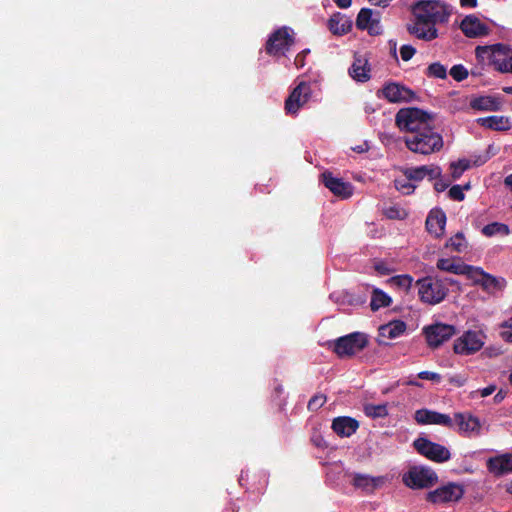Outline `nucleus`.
Returning a JSON list of instances; mask_svg holds the SVG:
<instances>
[{
  "label": "nucleus",
  "instance_id": "nucleus-1",
  "mask_svg": "<svg viewBox=\"0 0 512 512\" xmlns=\"http://www.w3.org/2000/svg\"><path fill=\"white\" fill-rule=\"evenodd\" d=\"M432 119V115L416 107L402 108L397 112L395 123L400 130L409 132L404 142L413 153L430 155L443 148L441 134L430 125Z\"/></svg>",
  "mask_w": 512,
  "mask_h": 512
},
{
  "label": "nucleus",
  "instance_id": "nucleus-2",
  "mask_svg": "<svg viewBox=\"0 0 512 512\" xmlns=\"http://www.w3.org/2000/svg\"><path fill=\"white\" fill-rule=\"evenodd\" d=\"M476 57L479 61L488 63L501 73H512V48L505 44L477 46Z\"/></svg>",
  "mask_w": 512,
  "mask_h": 512
},
{
  "label": "nucleus",
  "instance_id": "nucleus-3",
  "mask_svg": "<svg viewBox=\"0 0 512 512\" xmlns=\"http://www.w3.org/2000/svg\"><path fill=\"white\" fill-rule=\"evenodd\" d=\"M412 13L420 23H429L435 26L436 23L448 21L450 13L447 7L438 0H421L412 6Z\"/></svg>",
  "mask_w": 512,
  "mask_h": 512
},
{
  "label": "nucleus",
  "instance_id": "nucleus-4",
  "mask_svg": "<svg viewBox=\"0 0 512 512\" xmlns=\"http://www.w3.org/2000/svg\"><path fill=\"white\" fill-rule=\"evenodd\" d=\"M418 295L422 302L436 305L442 302L449 291L445 280L436 276H426L416 281Z\"/></svg>",
  "mask_w": 512,
  "mask_h": 512
},
{
  "label": "nucleus",
  "instance_id": "nucleus-5",
  "mask_svg": "<svg viewBox=\"0 0 512 512\" xmlns=\"http://www.w3.org/2000/svg\"><path fill=\"white\" fill-rule=\"evenodd\" d=\"M367 345L368 337L361 332L350 333L330 343L333 352L340 358L351 357L362 351Z\"/></svg>",
  "mask_w": 512,
  "mask_h": 512
},
{
  "label": "nucleus",
  "instance_id": "nucleus-6",
  "mask_svg": "<svg viewBox=\"0 0 512 512\" xmlns=\"http://www.w3.org/2000/svg\"><path fill=\"white\" fill-rule=\"evenodd\" d=\"M438 481L436 472L424 466H411L402 476V482L410 489H427Z\"/></svg>",
  "mask_w": 512,
  "mask_h": 512
},
{
  "label": "nucleus",
  "instance_id": "nucleus-7",
  "mask_svg": "<svg viewBox=\"0 0 512 512\" xmlns=\"http://www.w3.org/2000/svg\"><path fill=\"white\" fill-rule=\"evenodd\" d=\"M294 43L293 30L282 26L270 34L265 44V51L270 56H284Z\"/></svg>",
  "mask_w": 512,
  "mask_h": 512
},
{
  "label": "nucleus",
  "instance_id": "nucleus-8",
  "mask_svg": "<svg viewBox=\"0 0 512 512\" xmlns=\"http://www.w3.org/2000/svg\"><path fill=\"white\" fill-rule=\"evenodd\" d=\"M413 446L419 454L437 463L446 462L451 458L448 448L424 437L414 440Z\"/></svg>",
  "mask_w": 512,
  "mask_h": 512
},
{
  "label": "nucleus",
  "instance_id": "nucleus-9",
  "mask_svg": "<svg viewBox=\"0 0 512 512\" xmlns=\"http://www.w3.org/2000/svg\"><path fill=\"white\" fill-rule=\"evenodd\" d=\"M456 333V328L453 325L444 323H435L423 328L427 345L436 349L443 343L452 338Z\"/></svg>",
  "mask_w": 512,
  "mask_h": 512
},
{
  "label": "nucleus",
  "instance_id": "nucleus-10",
  "mask_svg": "<svg viewBox=\"0 0 512 512\" xmlns=\"http://www.w3.org/2000/svg\"><path fill=\"white\" fill-rule=\"evenodd\" d=\"M311 86L301 81L285 100L284 109L289 115H296L298 111L309 101L311 97Z\"/></svg>",
  "mask_w": 512,
  "mask_h": 512
},
{
  "label": "nucleus",
  "instance_id": "nucleus-11",
  "mask_svg": "<svg viewBox=\"0 0 512 512\" xmlns=\"http://www.w3.org/2000/svg\"><path fill=\"white\" fill-rule=\"evenodd\" d=\"M484 335L478 331H466L454 342V352L461 355H471L479 351L484 345Z\"/></svg>",
  "mask_w": 512,
  "mask_h": 512
},
{
  "label": "nucleus",
  "instance_id": "nucleus-12",
  "mask_svg": "<svg viewBox=\"0 0 512 512\" xmlns=\"http://www.w3.org/2000/svg\"><path fill=\"white\" fill-rule=\"evenodd\" d=\"M462 496V488L459 485L449 483L448 485L437 488L434 491H430L426 496V500L430 503L437 504L457 501Z\"/></svg>",
  "mask_w": 512,
  "mask_h": 512
},
{
  "label": "nucleus",
  "instance_id": "nucleus-13",
  "mask_svg": "<svg viewBox=\"0 0 512 512\" xmlns=\"http://www.w3.org/2000/svg\"><path fill=\"white\" fill-rule=\"evenodd\" d=\"M381 93L391 103L410 102L416 95L410 88L395 82H389L383 86Z\"/></svg>",
  "mask_w": 512,
  "mask_h": 512
},
{
  "label": "nucleus",
  "instance_id": "nucleus-14",
  "mask_svg": "<svg viewBox=\"0 0 512 512\" xmlns=\"http://www.w3.org/2000/svg\"><path fill=\"white\" fill-rule=\"evenodd\" d=\"M454 428H457V432L470 436L471 434L479 435L481 431V422L480 419L476 416H473L471 413L467 412H458L454 414L453 418Z\"/></svg>",
  "mask_w": 512,
  "mask_h": 512
},
{
  "label": "nucleus",
  "instance_id": "nucleus-15",
  "mask_svg": "<svg viewBox=\"0 0 512 512\" xmlns=\"http://www.w3.org/2000/svg\"><path fill=\"white\" fill-rule=\"evenodd\" d=\"M401 172L404 177L414 182H421L423 179L428 178L434 180L442 175V169L435 164L422 165L418 167H406L402 168Z\"/></svg>",
  "mask_w": 512,
  "mask_h": 512
},
{
  "label": "nucleus",
  "instance_id": "nucleus-16",
  "mask_svg": "<svg viewBox=\"0 0 512 512\" xmlns=\"http://www.w3.org/2000/svg\"><path fill=\"white\" fill-rule=\"evenodd\" d=\"M414 418L416 422L421 425L435 424L442 425L450 429L454 428L453 419L449 415L437 411L419 409L415 412Z\"/></svg>",
  "mask_w": 512,
  "mask_h": 512
},
{
  "label": "nucleus",
  "instance_id": "nucleus-17",
  "mask_svg": "<svg viewBox=\"0 0 512 512\" xmlns=\"http://www.w3.org/2000/svg\"><path fill=\"white\" fill-rule=\"evenodd\" d=\"M322 180L326 188H328L335 196L347 199L353 194V186L349 182L343 181L341 178L334 177L329 171L322 173Z\"/></svg>",
  "mask_w": 512,
  "mask_h": 512
},
{
  "label": "nucleus",
  "instance_id": "nucleus-18",
  "mask_svg": "<svg viewBox=\"0 0 512 512\" xmlns=\"http://www.w3.org/2000/svg\"><path fill=\"white\" fill-rule=\"evenodd\" d=\"M460 29L464 35L469 38H477L489 33V27L485 23L481 22L475 15L466 16L461 21Z\"/></svg>",
  "mask_w": 512,
  "mask_h": 512
},
{
  "label": "nucleus",
  "instance_id": "nucleus-19",
  "mask_svg": "<svg viewBox=\"0 0 512 512\" xmlns=\"http://www.w3.org/2000/svg\"><path fill=\"white\" fill-rule=\"evenodd\" d=\"M349 75L357 82L365 83L371 78V67L368 59L360 54L354 55V61L348 70Z\"/></svg>",
  "mask_w": 512,
  "mask_h": 512
},
{
  "label": "nucleus",
  "instance_id": "nucleus-20",
  "mask_svg": "<svg viewBox=\"0 0 512 512\" xmlns=\"http://www.w3.org/2000/svg\"><path fill=\"white\" fill-rule=\"evenodd\" d=\"M426 229L434 237L439 238L444 234L446 225V214L443 210L434 208L426 218Z\"/></svg>",
  "mask_w": 512,
  "mask_h": 512
},
{
  "label": "nucleus",
  "instance_id": "nucleus-21",
  "mask_svg": "<svg viewBox=\"0 0 512 512\" xmlns=\"http://www.w3.org/2000/svg\"><path fill=\"white\" fill-rule=\"evenodd\" d=\"M331 428L340 437H350L359 428V422L349 416H339L333 419Z\"/></svg>",
  "mask_w": 512,
  "mask_h": 512
},
{
  "label": "nucleus",
  "instance_id": "nucleus-22",
  "mask_svg": "<svg viewBox=\"0 0 512 512\" xmlns=\"http://www.w3.org/2000/svg\"><path fill=\"white\" fill-rule=\"evenodd\" d=\"M487 469L495 476L512 473V454H503L490 458L487 461Z\"/></svg>",
  "mask_w": 512,
  "mask_h": 512
},
{
  "label": "nucleus",
  "instance_id": "nucleus-23",
  "mask_svg": "<svg viewBox=\"0 0 512 512\" xmlns=\"http://www.w3.org/2000/svg\"><path fill=\"white\" fill-rule=\"evenodd\" d=\"M407 30L410 34L424 41H431L438 37V31L435 26L429 23H420L416 19L413 24H408Z\"/></svg>",
  "mask_w": 512,
  "mask_h": 512
},
{
  "label": "nucleus",
  "instance_id": "nucleus-24",
  "mask_svg": "<svg viewBox=\"0 0 512 512\" xmlns=\"http://www.w3.org/2000/svg\"><path fill=\"white\" fill-rule=\"evenodd\" d=\"M328 28L334 35H345L352 29V20L341 13L333 14L328 21Z\"/></svg>",
  "mask_w": 512,
  "mask_h": 512
},
{
  "label": "nucleus",
  "instance_id": "nucleus-25",
  "mask_svg": "<svg viewBox=\"0 0 512 512\" xmlns=\"http://www.w3.org/2000/svg\"><path fill=\"white\" fill-rule=\"evenodd\" d=\"M501 102L492 96H478L470 100V107L477 111H499Z\"/></svg>",
  "mask_w": 512,
  "mask_h": 512
},
{
  "label": "nucleus",
  "instance_id": "nucleus-26",
  "mask_svg": "<svg viewBox=\"0 0 512 512\" xmlns=\"http://www.w3.org/2000/svg\"><path fill=\"white\" fill-rule=\"evenodd\" d=\"M407 325L402 320H392L379 327V337L395 339L406 331Z\"/></svg>",
  "mask_w": 512,
  "mask_h": 512
},
{
  "label": "nucleus",
  "instance_id": "nucleus-27",
  "mask_svg": "<svg viewBox=\"0 0 512 512\" xmlns=\"http://www.w3.org/2000/svg\"><path fill=\"white\" fill-rule=\"evenodd\" d=\"M436 267L441 271L455 275H462L467 268L460 258H440L437 260Z\"/></svg>",
  "mask_w": 512,
  "mask_h": 512
},
{
  "label": "nucleus",
  "instance_id": "nucleus-28",
  "mask_svg": "<svg viewBox=\"0 0 512 512\" xmlns=\"http://www.w3.org/2000/svg\"><path fill=\"white\" fill-rule=\"evenodd\" d=\"M477 123L487 129L495 131L508 130L510 128L508 118L504 116H488L477 119Z\"/></svg>",
  "mask_w": 512,
  "mask_h": 512
},
{
  "label": "nucleus",
  "instance_id": "nucleus-29",
  "mask_svg": "<svg viewBox=\"0 0 512 512\" xmlns=\"http://www.w3.org/2000/svg\"><path fill=\"white\" fill-rule=\"evenodd\" d=\"M506 285L504 278H497L489 273H485L483 279H481V287L488 293L502 290Z\"/></svg>",
  "mask_w": 512,
  "mask_h": 512
},
{
  "label": "nucleus",
  "instance_id": "nucleus-30",
  "mask_svg": "<svg viewBox=\"0 0 512 512\" xmlns=\"http://www.w3.org/2000/svg\"><path fill=\"white\" fill-rule=\"evenodd\" d=\"M392 299L384 291L375 288L372 292L370 307L372 311H377L382 307L390 306Z\"/></svg>",
  "mask_w": 512,
  "mask_h": 512
},
{
  "label": "nucleus",
  "instance_id": "nucleus-31",
  "mask_svg": "<svg viewBox=\"0 0 512 512\" xmlns=\"http://www.w3.org/2000/svg\"><path fill=\"white\" fill-rule=\"evenodd\" d=\"M468 247V242L462 232H457L455 235L450 237L446 243L445 248L450 249L452 252L462 253Z\"/></svg>",
  "mask_w": 512,
  "mask_h": 512
},
{
  "label": "nucleus",
  "instance_id": "nucleus-32",
  "mask_svg": "<svg viewBox=\"0 0 512 512\" xmlns=\"http://www.w3.org/2000/svg\"><path fill=\"white\" fill-rule=\"evenodd\" d=\"M353 485L366 491H372L376 486V480L368 475L355 474L353 477Z\"/></svg>",
  "mask_w": 512,
  "mask_h": 512
},
{
  "label": "nucleus",
  "instance_id": "nucleus-33",
  "mask_svg": "<svg viewBox=\"0 0 512 512\" xmlns=\"http://www.w3.org/2000/svg\"><path fill=\"white\" fill-rule=\"evenodd\" d=\"M364 413L366 416L375 418H384L388 415L386 404H366L364 406Z\"/></svg>",
  "mask_w": 512,
  "mask_h": 512
},
{
  "label": "nucleus",
  "instance_id": "nucleus-34",
  "mask_svg": "<svg viewBox=\"0 0 512 512\" xmlns=\"http://www.w3.org/2000/svg\"><path fill=\"white\" fill-rule=\"evenodd\" d=\"M375 18L374 13L369 8H362L356 18V27L359 30H366Z\"/></svg>",
  "mask_w": 512,
  "mask_h": 512
},
{
  "label": "nucleus",
  "instance_id": "nucleus-35",
  "mask_svg": "<svg viewBox=\"0 0 512 512\" xmlns=\"http://www.w3.org/2000/svg\"><path fill=\"white\" fill-rule=\"evenodd\" d=\"M429 78L445 79L447 77V68L440 62L431 63L425 71Z\"/></svg>",
  "mask_w": 512,
  "mask_h": 512
},
{
  "label": "nucleus",
  "instance_id": "nucleus-36",
  "mask_svg": "<svg viewBox=\"0 0 512 512\" xmlns=\"http://www.w3.org/2000/svg\"><path fill=\"white\" fill-rule=\"evenodd\" d=\"M482 233L487 237H491L496 234L507 235L509 233V228L506 224L493 222L485 225L482 229Z\"/></svg>",
  "mask_w": 512,
  "mask_h": 512
},
{
  "label": "nucleus",
  "instance_id": "nucleus-37",
  "mask_svg": "<svg viewBox=\"0 0 512 512\" xmlns=\"http://www.w3.org/2000/svg\"><path fill=\"white\" fill-rule=\"evenodd\" d=\"M466 267L467 268L464 270L465 272L462 273V275H465L468 279H470L473 284L481 285V279H483L486 272L480 267L468 264H466Z\"/></svg>",
  "mask_w": 512,
  "mask_h": 512
},
{
  "label": "nucleus",
  "instance_id": "nucleus-38",
  "mask_svg": "<svg viewBox=\"0 0 512 512\" xmlns=\"http://www.w3.org/2000/svg\"><path fill=\"white\" fill-rule=\"evenodd\" d=\"M394 187L397 191L404 195H411L416 189V185L408 178H396L394 180Z\"/></svg>",
  "mask_w": 512,
  "mask_h": 512
},
{
  "label": "nucleus",
  "instance_id": "nucleus-39",
  "mask_svg": "<svg viewBox=\"0 0 512 512\" xmlns=\"http://www.w3.org/2000/svg\"><path fill=\"white\" fill-rule=\"evenodd\" d=\"M470 168V162L467 159H460L457 162L450 163L451 175L454 180L461 177L464 171Z\"/></svg>",
  "mask_w": 512,
  "mask_h": 512
},
{
  "label": "nucleus",
  "instance_id": "nucleus-40",
  "mask_svg": "<svg viewBox=\"0 0 512 512\" xmlns=\"http://www.w3.org/2000/svg\"><path fill=\"white\" fill-rule=\"evenodd\" d=\"M390 281L397 287L408 290L412 286L413 278L408 274H403V275L393 276L390 279Z\"/></svg>",
  "mask_w": 512,
  "mask_h": 512
},
{
  "label": "nucleus",
  "instance_id": "nucleus-41",
  "mask_svg": "<svg viewBox=\"0 0 512 512\" xmlns=\"http://www.w3.org/2000/svg\"><path fill=\"white\" fill-rule=\"evenodd\" d=\"M449 73L451 77L457 82L465 80L469 75L468 70L462 64H456L452 66Z\"/></svg>",
  "mask_w": 512,
  "mask_h": 512
},
{
  "label": "nucleus",
  "instance_id": "nucleus-42",
  "mask_svg": "<svg viewBox=\"0 0 512 512\" xmlns=\"http://www.w3.org/2000/svg\"><path fill=\"white\" fill-rule=\"evenodd\" d=\"M366 31L371 36H378L383 33L382 26L380 24V13L376 12V16L370 25L367 27Z\"/></svg>",
  "mask_w": 512,
  "mask_h": 512
},
{
  "label": "nucleus",
  "instance_id": "nucleus-43",
  "mask_svg": "<svg viewBox=\"0 0 512 512\" xmlns=\"http://www.w3.org/2000/svg\"><path fill=\"white\" fill-rule=\"evenodd\" d=\"M326 402V396L324 394L314 395L308 402L307 408L309 411H317Z\"/></svg>",
  "mask_w": 512,
  "mask_h": 512
},
{
  "label": "nucleus",
  "instance_id": "nucleus-44",
  "mask_svg": "<svg viewBox=\"0 0 512 512\" xmlns=\"http://www.w3.org/2000/svg\"><path fill=\"white\" fill-rule=\"evenodd\" d=\"M448 196L450 199L455 201H463L465 198L463 188L460 185L452 186L448 191Z\"/></svg>",
  "mask_w": 512,
  "mask_h": 512
},
{
  "label": "nucleus",
  "instance_id": "nucleus-45",
  "mask_svg": "<svg viewBox=\"0 0 512 512\" xmlns=\"http://www.w3.org/2000/svg\"><path fill=\"white\" fill-rule=\"evenodd\" d=\"M374 269L378 274L384 275V276L390 275L394 271V269L392 267H390L389 264L384 261H377L374 264Z\"/></svg>",
  "mask_w": 512,
  "mask_h": 512
},
{
  "label": "nucleus",
  "instance_id": "nucleus-46",
  "mask_svg": "<svg viewBox=\"0 0 512 512\" xmlns=\"http://www.w3.org/2000/svg\"><path fill=\"white\" fill-rule=\"evenodd\" d=\"M416 53V49L411 45H403L400 48V55L403 61H409Z\"/></svg>",
  "mask_w": 512,
  "mask_h": 512
},
{
  "label": "nucleus",
  "instance_id": "nucleus-47",
  "mask_svg": "<svg viewBox=\"0 0 512 512\" xmlns=\"http://www.w3.org/2000/svg\"><path fill=\"white\" fill-rule=\"evenodd\" d=\"M418 377L420 379L430 380L436 383L440 382L442 379L440 374L432 371H421L420 373H418Z\"/></svg>",
  "mask_w": 512,
  "mask_h": 512
},
{
  "label": "nucleus",
  "instance_id": "nucleus-48",
  "mask_svg": "<svg viewBox=\"0 0 512 512\" xmlns=\"http://www.w3.org/2000/svg\"><path fill=\"white\" fill-rule=\"evenodd\" d=\"M310 53V49H304L295 57L294 64L297 68H302L305 65V58Z\"/></svg>",
  "mask_w": 512,
  "mask_h": 512
},
{
  "label": "nucleus",
  "instance_id": "nucleus-49",
  "mask_svg": "<svg viewBox=\"0 0 512 512\" xmlns=\"http://www.w3.org/2000/svg\"><path fill=\"white\" fill-rule=\"evenodd\" d=\"M402 214H405L404 211H400V209H398L397 207H390L386 211V215L390 219H402Z\"/></svg>",
  "mask_w": 512,
  "mask_h": 512
},
{
  "label": "nucleus",
  "instance_id": "nucleus-50",
  "mask_svg": "<svg viewBox=\"0 0 512 512\" xmlns=\"http://www.w3.org/2000/svg\"><path fill=\"white\" fill-rule=\"evenodd\" d=\"M501 327L509 329V331L505 332L504 335L506 340L512 343V317L504 321L501 324Z\"/></svg>",
  "mask_w": 512,
  "mask_h": 512
},
{
  "label": "nucleus",
  "instance_id": "nucleus-51",
  "mask_svg": "<svg viewBox=\"0 0 512 512\" xmlns=\"http://www.w3.org/2000/svg\"><path fill=\"white\" fill-rule=\"evenodd\" d=\"M435 180H436V182L434 183V189L437 192H443L448 188L449 184L447 182H445L444 180H442L441 176Z\"/></svg>",
  "mask_w": 512,
  "mask_h": 512
},
{
  "label": "nucleus",
  "instance_id": "nucleus-52",
  "mask_svg": "<svg viewBox=\"0 0 512 512\" xmlns=\"http://www.w3.org/2000/svg\"><path fill=\"white\" fill-rule=\"evenodd\" d=\"M495 390H496L495 385H489V386L483 388L482 390H480V395H481V397H487V396L491 395Z\"/></svg>",
  "mask_w": 512,
  "mask_h": 512
},
{
  "label": "nucleus",
  "instance_id": "nucleus-53",
  "mask_svg": "<svg viewBox=\"0 0 512 512\" xmlns=\"http://www.w3.org/2000/svg\"><path fill=\"white\" fill-rule=\"evenodd\" d=\"M369 149V145L367 142H363L362 144L360 145H357L355 147H352V150L357 152V153H364V152H367Z\"/></svg>",
  "mask_w": 512,
  "mask_h": 512
},
{
  "label": "nucleus",
  "instance_id": "nucleus-54",
  "mask_svg": "<svg viewBox=\"0 0 512 512\" xmlns=\"http://www.w3.org/2000/svg\"><path fill=\"white\" fill-rule=\"evenodd\" d=\"M335 4L342 9H346L351 6L352 0H333Z\"/></svg>",
  "mask_w": 512,
  "mask_h": 512
},
{
  "label": "nucleus",
  "instance_id": "nucleus-55",
  "mask_svg": "<svg viewBox=\"0 0 512 512\" xmlns=\"http://www.w3.org/2000/svg\"><path fill=\"white\" fill-rule=\"evenodd\" d=\"M392 0H368L371 5L386 7Z\"/></svg>",
  "mask_w": 512,
  "mask_h": 512
},
{
  "label": "nucleus",
  "instance_id": "nucleus-56",
  "mask_svg": "<svg viewBox=\"0 0 512 512\" xmlns=\"http://www.w3.org/2000/svg\"><path fill=\"white\" fill-rule=\"evenodd\" d=\"M462 7L474 8L477 6V0H460Z\"/></svg>",
  "mask_w": 512,
  "mask_h": 512
},
{
  "label": "nucleus",
  "instance_id": "nucleus-57",
  "mask_svg": "<svg viewBox=\"0 0 512 512\" xmlns=\"http://www.w3.org/2000/svg\"><path fill=\"white\" fill-rule=\"evenodd\" d=\"M505 395L506 394L502 390L498 391L493 398L494 403L498 404V403L502 402L505 398Z\"/></svg>",
  "mask_w": 512,
  "mask_h": 512
},
{
  "label": "nucleus",
  "instance_id": "nucleus-58",
  "mask_svg": "<svg viewBox=\"0 0 512 512\" xmlns=\"http://www.w3.org/2000/svg\"><path fill=\"white\" fill-rule=\"evenodd\" d=\"M504 185L512 191V173L504 178Z\"/></svg>",
  "mask_w": 512,
  "mask_h": 512
},
{
  "label": "nucleus",
  "instance_id": "nucleus-59",
  "mask_svg": "<svg viewBox=\"0 0 512 512\" xmlns=\"http://www.w3.org/2000/svg\"><path fill=\"white\" fill-rule=\"evenodd\" d=\"M443 280H445V282L447 283V288L458 283V281H456L453 278H444Z\"/></svg>",
  "mask_w": 512,
  "mask_h": 512
},
{
  "label": "nucleus",
  "instance_id": "nucleus-60",
  "mask_svg": "<svg viewBox=\"0 0 512 512\" xmlns=\"http://www.w3.org/2000/svg\"><path fill=\"white\" fill-rule=\"evenodd\" d=\"M451 383H455L457 386H462L464 381L460 379L450 378Z\"/></svg>",
  "mask_w": 512,
  "mask_h": 512
},
{
  "label": "nucleus",
  "instance_id": "nucleus-61",
  "mask_svg": "<svg viewBox=\"0 0 512 512\" xmlns=\"http://www.w3.org/2000/svg\"><path fill=\"white\" fill-rule=\"evenodd\" d=\"M503 91L507 94H511L512 95V86H506V87H503Z\"/></svg>",
  "mask_w": 512,
  "mask_h": 512
},
{
  "label": "nucleus",
  "instance_id": "nucleus-62",
  "mask_svg": "<svg viewBox=\"0 0 512 512\" xmlns=\"http://www.w3.org/2000/svg\"><path fill=\"white\" fill-rule=\"evenodd\" d=\"M507 491L512 495V482L508 485Z\"/></svg>",
  "mask_w": 512,
  "mask_h": 512
},
{
  "label": "nucleus",
  "instance_id": "nucleus-63",
  "mask_svg": "<svg viewBox=\"0 0 512 512\" xmlns=\"http://www.w3.org/2000/svg\"><path fill=\"white\" fill-rule=\"evenodd\" d=\"M462 188H463V190H464V189L468 190V189L470 188V185H469V184H466V185H465L464 187H462Z\"/></svg>",
  "mask_w": 512,
  "mask_h": 512
},
{
  "label": "nucleus",
  "instance_id": "nucleus-64",
  "mask_svg": "<svg viewBox=\"0 0 512 512\" xmlns=\"http://www.w3.org/2000/svg\"><path fill=\"white\" fill-rule=\"evenodd\" d=\"M509 380H510V383L512 385V373L510 374Z\"/></svg>",
  "mask_w": 512,
  "mask_h": 512
}]
</instances>
